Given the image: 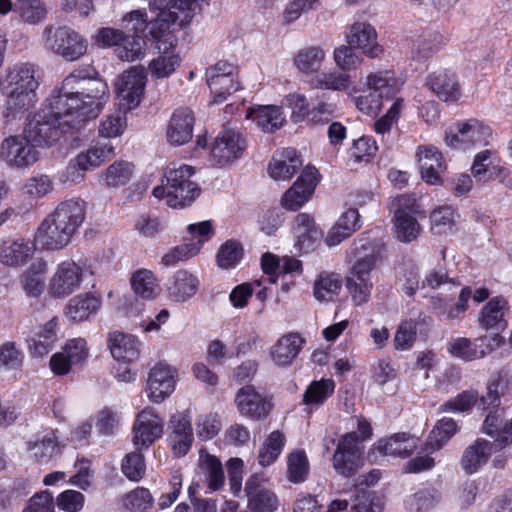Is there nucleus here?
<instances>
[{
  "instance_id": "obj_1",
  "label": "nucleus",
  "mask_w": 512,
  "mask_h": 512,
  "mask_svg": "<svg viewBox=\"0 0 512 512\" xmlns=\"http://www.w3.org/2000/svg\"><path fill=\"white\" fill-rule=\"evenodd\" d=\"M109 99L107 84L86 69L71 72L44 107L27 118L23 134L36 147H51L94 120Z\"/></svg>"
},
{
  "instance_id": "obj_2",
  "label": "nucleus",
  "mask_w": 512,
  "mask_h": 512,
  "mask_svg": "<svg viewBox=\"0 0 512 512\" xmlns=\"http://www.w3.org/2000/svg\"><path fill=\"white\" fill-rule=\"evenodd\" d=\"M86 202L71 198L60 202L40 223L34 241L43 250L59 251L69 245L85 220Z\"/></svg>"
},
{
  "instance_id": "obj_3",
  "label": "nucleus",
  "mask_w": 512,
  "mask_h": 512,
  "mask_svg": "<svg viewBox=\"0 0 512 512\" xmlns=\"http://www.w3.org/2000/svg\"><path fill=\"white\" fill-rule=\"evenodd\" d=\"M42 42L46 50L67 61L80 59L88 49L87 39L69 26H46L42 32Z\"/></svg>"
},
{
  "instance_id": "obj_4",
  "label": "nucleus",
  "mask_w": 512,
  "mask_h": 512,
  "mask_svg": "<svg viewBox=\"0 0 512 512\" xmlns=\"http://www.w3.org/2000/svg\"><path fill=\"white\" fill-rule=\"evenodd\" d=\"M194 168L186 164H170L165 172L167 182V205L183 208L190 205L199 195L198 185L190 180Z\"/></svg>"
},
{
  "instance_id": "obj_5",
  "label": "nucleus",
  "mask_w": 512,
  "mask_h": 512,
  "mask_svg": "<svg viewBox=\"0 0 512 512\" xmlns=\"http://www.w3.org/2000/svg\"><path fill=\"white\" fill-rule=\"evenodd\" d=\"M0 159L11 169L25 170L40 159V153L24 134L11 135L0 145Z\"/></svg>"
},
{
  "instance_id": "obj_6",
  "label": "nucleus",
  "mask_w": 512,
  "mask_h": 512,
  "mask_svg": "<svg viewBox=\"0 0 512 512\" xmlns=\"http://www.w3.org/2000/svg\"><path fill=\"white\" fill-rule=\"evenodd\" d=\"M395 219L396 237L401 242H411L421 231L416 215L419 207L416 199L408 195H400L392 200Z\"/></svg>"
},
{
  "instance_id": "obj_7",
  "label": "nucleus",
  "mask_w": 512,
  "mask_h": 512,
  "mask_svg": "<svg viewBox=\"0 0 512 512\" xmlns=\"http://www.w3.org/2000/svg\"><path fill=\"white\" fill-rule=\"evenodd\" d=\"M147 73L144 67L134 66L127 70L116 84L117 103L124 111L136 108L144 95Z\"/></svg>"
},
{
  "instance_id": "obj_8",
  "label": "nucleus",
  "mask_w": 512,
  "mask_h": 512,
  "mask_svg": "<svg viewBox=\"0 0 512 512\" xmlns=\"http://www.w3.org/2000/svg\"><path fill=\"white\" fill-rule=\"evenodd\" d=\"M147 73L144 67L134 66L127 70L116 84L117 103L124 111L136 108L144 95Z\"/></svg>"
},
{
  "instance_id": "obj_9",
  "label": "nucleus",
  "mask_w": 512,
  "mask_h": 512,
  "mask_svg": "<svg viewBox=\"0 0 512 512\" xmlns=\"http://www.w3.org/2000/svg\"><path fill=\"white\" fill-rule=\"evenodd\" d=\"M83 268L73 260L58 264L48 282V294L55 299H63L81 288Z\"/></svg>"
},
{
  "instance_id": "obj_10",
  "label": "nucleus",
  "mask_w": 512,
  "mask_h": 512,
  "mask_svg": "<svg viewBox=\"0 0 512 512\" xmlns=\"http://www.w3.org/2000/svg\"><path fill=\"white\" fill-rule=\"evenodd\" d=\"M247 149L246 138L235 129H224L215 138L211 161L218 166L231 165L242 158Z\"/></svg>"
},
{
  "instance_id": "obj_11",
  "label": "nucleus",
  "mask_w": 512,
  "mask_h": 512,
  "mask_svg": "<svg viewBox=\"0 0 512 512\" xmlns=\"http://www.w3.org/2000/svg\"><path fill=\"white\" fill-rule=\"evenodd\" d=\"M361 455L356 432H348L339 439L332 459L333 468L338 474L351 477L361 467Z\"/></svg>"
},
{
  "instance_id": "obj_12",
  "label": "nucleus",
  "mask_w": 512,
  "mask_h": 512,
  "mask_svg": "<svg viewBox=\"0 0 512 512\" xmlns=\"http://www.w3.org/2000/svg\"><path fill=\"white\" fill-rule=\"evenodd\" d=\"M163 434V419L151 407L137 414L133 426V444L137 450L149 448Z\"/></svg>"
},
{
  "instance_id": "obj_13",
  "label": "nucleus",
  "mask_w": 512,
  "mask_h": 512,
  "mask_svg": "<svg viewBox=\"0 0 512 512\" xmlns=\"http://www.w3.org/2000/svg\"><path fill=\"white\" fill-rule=\"evenodd\" d=\"M177 369L165 362L151 368L147 380V396L154 403H161L175 390Z\"/></svg>"
},
{
  "instance_id": "obj_14",
  "label": "nucleus",
  "mask_w": 512,
  "mask_h": 512,
  "mask_svg": "<svg viewBox=\"0 0 512 512\" xmlns=\"http://www.w3.org/2000/svg\"><path fill=\"white\" fill-rule=\"evenodd\" d=\"M318 171L307 166L294 184L284 193L281 203L286 209H300L312 196L318 183Z\"/></svg>"
},
{
  "instance_id": "obj_15",
  "label": "nucleus",
  "mask_w": 512,
  "mask_h": 512,
  "mask_svg": "<svg viewBox=\"0 0 512 512\" xmlns=\"http://www.w3.org/2000/svg\"><path fill=\"white\" fill-rule=\"evenodd\" d=\"M151 11H158L157 16L150 22V34L154 39H160L169 31L172 24H178L180 27L187 23H182L183 13L175 5L179 0H147Z\"/></svg>"
},
{
  "instance_id": "obj_16",
  "label": "nucleus",
  "mask_w": 512,
  "mask_h": 512,
  "mask_svg": "<svg viewBox=\"0 0 512 512\" xmlns=\"http://www.w3.org/2000/svg\"><path fill=\"white\" fill-rule=\"evenodd\" d=\"M377 31L369 23L356 22L346 33V40L349 45L371 58H377L383 53V47L377 41Z\"/></svg>"
},
{
  "instance_id": "obj_17",
  "label": "nucleus",
  "mask_w": 512,
  "mask_h": 512,
  "mask_svg": "<svg viewBox=\"0 0 512 512\" xmlns=\"http://www.w3.org/2000/svg\"><path fill=\"white\" fill-rule=\"evenodd\" d=\"M35 241L26 238L3 240L0 243V263L11 268L22 267L33 257Z\"/></svg>"
},
{
  "instance_id": "obj_18",
  "label": "nucleus",
  "mask_w": 512,
  "mask_h": 512,
  "mask_svg": "<svg viewBox=\"0 0 512 512\" xmlns=\"http://www.w3.org/2000/svg\"><path fill=\"white\" fill-rule=\"evenodd\" d=\"M168 441L176 457L185 456L190 450L194 436L190 417L185 413H176L169 421Z\"/></svg>"
},
{
  "instance_id": "obj_19",
  "label": "nucleus",
  "mask_w": 512,
  "mask_h": 512,
  "mask_svg": "<svg viewBox=\"0 0 512 512\" xmlns=\"http://www.w3.org/2000/svg\"><path fill=\"white\" fill-rule=\"evenodd\" d=\"M489 134V128L480 124L477 120L471 119L467 122L458 123L456 131L446 134L447 146L456 149H467L484 141Z\"/></svg>"
},
{
  "instance_id": "obj_20",
  "label": "nucleus",
  "mask_w": 512,
  "mask_h": 512,
  "mask_svg": "<svg viewBox=\"0 0 512 512\" xmlns=\"http://www.w3.org/2000/svg\"><path fill=\"white\" fill-rule=\"evenodd\" d=\"M245 493L251 512H275L278 508L277 496L264 486L263 479L258 475L248 478Z\"/></svg>"
},
{
  "instance_id": "obj_21",
  "label": "nucleus",
  "mask_w": 512,
  "mask_h": 512,
  "mask_svg": "<svg viewBox=\"0 0 512 512\" xmlns=\"http://www.w3.org/2000/svg\"><path fill=\"white\" fill-rule=\"evenodd\" d=\"M156 40L161 42L158 49L162 52L151 60L148 69L152 77L157 79L168 78L180 66L181 58L174 50H170L175 46L173 36L165 34Z\"/></svg>"
},
{
  "instance_id": "obj_22",
  "label": "nucleus",
  "mask_w": 512,
  "mask_h": 512,
  "mask_svg": "<svg viewBox=\"0 0 512 512\" xmlns=\"http://www.w3.org/2000/svg\"><path fill=\"white\" fill-rule=\"evenodd\" d=\"M306 340L297 332H289L281 336L270 348V357L279 367H288L298 357Z\"/></svg>"
},
{
  "instance_id": "obj_23",
  "label": "nucleus",
  "mask_w": 512,
  "mask_h": 512,
  "mask_svg": "<svg viewBox=\"0 0 512 512\" xmlns=\"http://www.w3.org/2000/svg\"><path fill=\"white\" fill-rule=\"evenodd\" d=\"M416 156L420 165L422 179L431 185L440 184L441 176L447 168L441 152L434 146H420Z\"/></svg>"
},
{
  "instance_id": "obj_24",
  "label": "nucleus",
  "mask_w": 512,
  "mask_h": 512,
  "mask_svg": "<svg viewBox=\"0 0 512 512\" xmlns=\"http://www.w3.org/2000/svg\"><path fill=\"white\" fill-rule=\"evenodd\" d=\"M235 402L241 415L254 420L265 418L271 409L270 403L250 385L237 392Z\"/></svg>"
},
{
  "instance_id": "obj_25",
  "label": "nucleus",
  "mask_w": 512,
  "mask_h": 512,
  "mask_svg": "<svg viewBox=\"0 0 512 512\" xmlns=\"http://www.w3.org/2000/svg\"><path fill=\"white\" fill-rule=\"evenodd\" d=\"M194 115L189 108L174 111L166 129L169 144L181 146L189 142L193 135Z\"/></svg>"
},
{
  "instance_id": "obj_26",
  "label": "nucleus",
  "mask_w": 512,
  "mask_h": 512,
  "mask_svg": "<svg viewBox=\"0 0 512 512\" xmlns=\"http://www.w3.org/2000/svg\"><path fill=\"white\" fill-rule=\"evenodd\" d=\"M25 445L29 459L38 464H48L62 450V445L54 431L34 440H28Z\"/></svg>"
},
{
  "instance_id": "obj_27",
  "label": "nucleus",
  "mask_w": 512,
  "mask_h": 512,
  "mask_svg": "<svg viewBox=\"0 0 512 512\" xmlns=\"http://www.w3.org/2000/svg\"><path fill=\"white\" fill-rule=\"evenodd\" d=\"M426 85L445 102H455L461 96L460 85L456 75L447 70H440L429 75Z\"/></svg>"
},
{
  "instance_id": "obj_28",
  "label": "nucleus",
  "mask_w": 512,
  "mask_h": 512,
  "mask_svg": "<svg viewBox=\"0 0 512 512\" xmlns=\"http://www.w3.org/2000/svg\"><path fill=\"white\" fill-rule=\"evenodd\" d=\"M108 346L111 355L118 362L131 363L139 358L141 343L133 335L112 332L109 335Z\"/></svg>"
},
{
  "instance_id": "obj_29",
  "label": "nucleus",
  "mask_w": 512,
  "mask_h": 512,
  "mask_svg": "<svg viewBox=\"0 0 512 512\" xmlns=\"http://www.w3.org/2000/svg\"><path fill=\"white\" fill-rule=\"evenodd\" d=\"M59 331V319L54 316L27 340L30 352L37 357L47 355L59 340Z\"/></svg>"
},
{
  "instance_id": "obj_30",
  "label": "nucleus",
  "mask_w": 512,
  "mask_h": 512,
  "mask_svg": "<svg viewBox=\"0 0 512 512\" xmlns=\"http://www.w3.org/2000/svg\"><path fill=\"white\" fill-rule=\"evenodd\" d=\"M38 86L39 82L34 66L28 63H19L8 69L3 90L36 92Z\"/></svg>"
},
{
  "instance_id": "obj_31",
  "label": "nucleus",
  "mask_w": 512,
  "mask_h": 512,
  "mask_svg": "<svg viewBox=\"0 0 512 512\" xmlns=\"http://www.w3.org/2000/svg\"><path fill=\"white\" fill-rule=\"evenodd\" d=\"M492 455V443L483 438L476 439L462 454L460 465L466 474L476 473Z\"/></svg>"
},
{
  "instance_id": "obj_32",
  "label": "nucleus",
  "mask_w": 512,
  "mask_h": 512,
  "mask_svg": "<svg viewBox=\"0 0 512 512\" xmlns=\"http://www.w3.org/2000/svg\"><path fill=\"white\" fill-rule=\"evenodd\" d=\"M302 166V159L293 148H286L274 156L269 163L268 171L274 180H289Z\"/></svg>"
},
{
  "instance_id": "obj_33",
  "label": "nucleus",
  "mask_w": 512,
  "mask_h": 512,
  "mask_svg": "<svg viewBox=\"0 0 512 512\" xmlns=\"http://www.w3.org/2000/svg\"><path fill=\"white\" fill-rule=\"evenodd\" d=\"M365 87L373 90L381 99L394 97L401 89L403 81L390 70L371 72L366 76Z\"/></svg>"
},
{
  "instance_id": "obj_34",
  "label": "nucleus",
  "mask_w": 512,
  "mask_h": 512,
  "mask_svg": "<svg viewBox=\"0 0 512 512\" xmlns=\"http://www.w3.org/2000/svg\"><path fill=\"white\" fill-rule=\"evenodd\" d=\"M418 439L407 433H396L388 438L380 439L375 449L382 455L408 457L417 448Z\"/></svg>"
},
{
  "instance_id": "obj_35",
  "label": "nucleus",
  "mask_w": 512,
  "mask_h": 512,
  "mask_svg": "<svg viewBox=\"0 0 512 512\" xmlns=\"http://www.w3.org/2000/svg\"><path fill=\"white\" fill-rule=\"evenodd\" d=\"M335 390V382L330 378H322L312 381L302 396V403L307 413L319 409L332 396Z\"/></svg>"
},
{
  "instance_id": "obj_36",
  "label": "nucleus",
  "mask_w": 512,
  "mask_h": 512,
  "mask_svg": "<svg viewBox=\"0 0 512 512\" xmlns=\"http://www.w3.org/2000/svg\"><path fill=\"white\" fill-rule=\"evenodd\" d=\"M100 305V298L88 292L72 297L65 306L64 314L73 322H81L95 313Z\"/></svg>"
},
{
  "instance_id": "obj_37",
  "label": "nucleus",
  "mask_w": 512,
  "mask_h": 512,
  "mask_svg": "<svg viewBox=\"0 0 512 512\" xmlns=\"http://www.w3.org/2000/svg\"><path fill=\"white\" fill-rule=\"evenodd\" d=\"M507 302L500 297H494L482 308L479 325L485 330L503 331L507 327L504 318Z\"/></svg>"
},
{
  "instance_id": "obj_38",
  "label": "nucleus",
  "mask_w": 512,
  "mask_h": 512,
  "mask_svg": "<svg viewBox=\"0 0 512 512\" xmlns=\"http://www.w3.org/2000/svg\"><path fill=\"white\" fill-rule=\"evenodd\" d=\"M7 96L3 117L7 121L15 120L26 113L38 101L37 93L34 91L4 90Z\"/></svg>"
},
{
  "instance_id": "obj_39",
  "label": "nucleus",
  "mask_w": 512,
  "mask_h": 512,
  "mask_svg": "<svg viewBox=\"0 0 512 512\" xmlns=\"http://www.w3.org/2000/svg\"><path fill=\"white\" fill-rule=\"evenodd\" d=\"M325 59L324 48L311 45L301 48L294 56L293 63L301 73L312 77L320 71Z\"/></svg>"
},
{
  "instance_id": "obj_40",
  "label": "nucleus",
  "mask_w": 512,
  "mask_h": 512,
  "mask_svg": "<svg viewBox=\"0 0 512 512\" xmlns=\"http://www.w3.org/2000/svg\"><path fill=\"white\" fill-rule=\"evenodd\" d=\"M48 264L44 259L35 260L20 277L21 286L29 297L38 298L44 291V277Z\"/></svg>"
},
{
  "instance_id": "obj_41",
  "label": "nucleus",
  "mask_w": 512,
  "mask_h": 512,
  "mask_svg": "<svg viewBox=\"0 0 512 512\" xmlns=\"http://www.w3.org/2000/svg\"><path fill=\"white\" fill-rule=\"evenodd\" d=\"M198 286L199 280L194 274L187 270H178L168 286V293L174 301L184 302L196 294Z\"/></svg>"
},
{
  "instance_id": "obj_42",
  "label": "nucleus",
  "mask_w": 512,
  "mask_h": 512,
  "mask_svg": "<svg viewBox=\"0 0 512 512\" xmlns=\"http://www.w3.org/2000/svg\"><path fill=\"white\" fill-rule=\"evenodd\" d=\"M247 118L252 119L262 131L269 133L281 128L285 121L281 108L275 105L250 108Z\"/></svg>"
},
{
  "instance_id": "obj_43",
  "label": "nucleus",
  "mask_w": 512,
  "mask_h": 512,
  "mask_svg": "<svg viewBox=\"0 0 512 512\" xmlns=\"http://www.w3.org/2000/svg\"><path fill=\"white\" fill-rule=\"evenodd\" d=\"M308 83L313 89L349 92L352 81L348 73L341 70H330L319 71L310 77Z\"/></svg>"
},
{
  "instance_id": "obj_44",
  "label": "nucleus",
  "mask_w": 512,
  "mask_h": 512,
  "mask_svg": "<svg viewBox=\"0 0 512 512\" xmlns=\"http://www.w3.org/2000/svg\"><path fill=\"white\" fill-rule=\"evenodd\" d=\"M114 155V146L108 139L94 141L85 151H81L77 154L81 160V164L85 166L88 171L98 168Z\"/></svg>"
},
{
  "instance_id": "obj_45",
  "label": "nucleus",
  "mask_w": 512,
  "mask_h": 512,
  "mask_svg": "<svg viewBox=\"0 0 512 512\" xmlns=\"http://www.w3.org/2000/svg\"><path fill=\"white\" fill-rule=\"evenodd\" d=\"M14 12L28 25H38L48 16V8L43 0H15Z\"/></svg>"
},
{
  "instance_id": "obj_46",
  "label": "nucleus",
  "mask_w": 512,
  "mask_h": 512,
  "mask_svg": "<svg viewBox=\"0 0 512 512\" xmlns=\"http://www.w3.org/2000/svg\"><path fill=\"white\" fill-rule=\"evenodd\" d=\"M445 38L438 31H425L413 43L412 54L418 60L431 57L444 45Z\"/></svg>"
},
{
  "instance_id": "obj_47",
  "label": "nucleus",
  "mask_w": 512,
  "mask_h": 512,
  "mask_svg": "<svg viewBox=\"0 0 512 512\" xmlns=\"http://www.w3.org/2000/svg\"><path fill=\"white\" fill-rule=\"evenodd\" d=\"M199 468L205 474L208 488L216 491L224 485L225 476L220 460L208 453H200Z\"/></svg>"
},
{
  "instance_id": "obj_48",
  "label": "nucleus",
  "mask_w": 512,
  "mask_h": 512,
  "mask_svg": "<svg viewBox=\"0 0 512 512\" xmlns=\"http://www.w3.org/2000/svg\"><path fill=\"white\" fill-rule=\"evenodd\" d=\"M458 425L452 418L440 419L430 433L427 446L428 450L437 451L441 449L458 431Z\"/></svg>"
},
{
  "instance_id": "obj_49",
  "label": "nucleus",
  "mask_w": 512,
  "mask_h": 512,
  "mask_svg": "<svg viewBox=\"0 0 512 512\" xmlns=\"http://www.w3.org/2000/svg\"><path fill=\"white\" fill-rule=\"evenodd\" d=\"M131 285L135 294L143 299H152L159 292L154 274L147 269L136 271L131 278Z\"/></svg>"
},
{
  "instance_id": "obj_50",
  "label": "nucleus",
  "mask_w": 512,
  "mask_h": 512,
  "mask_svg": "<svg viewBox=\"0 0 512 512\" xmlns=\"http://www.w3.org/2000/svg\"><path fill=\"white\" fill-rule=\"evenodd\" d=\"M208 87L213 95L214 104L222 103L227 96L240 89L237 70L234 73L221 76L215 80L207 82Z\"/></svg>"
},
{
  "instance_id": "obj_51",
  "label": "nucleus",
  "mask_w": 512,
  "mask_h": 512,
  "mask_svg": "<svg viewBox=\"0 0 512 512\" xmlns=\"http://www.w3.org/2000/svg\"><path fill=\"white\" fill-rule=\"evenodd\" d=\"M284 444L285 436L283 433L278 430L271 432L259 451V464L266 467L274 463L281 454Z\"/></svg>"
},
{
  "instance_id": "obj_52",
  "label": "nucleus",
  "mask_w": 512,
  "mask_h": 512,
  "mask_svg": "<svg viewBox=\"0 0 512 512\" xmlns=\"http://www.w3.org/2000/svg\"><path fill=\"white\" fill-rule=\"evenodd\" d=\"M133 174V164L120 160L111 164L103 173L102 179L107 187H120L128 183Z\"/></svg>"
},
{
  "instance_id": "obj_53",
  "label": "nucleus",
  "mask_w": 512,
  "mask_h": 512,
  "mask_svg": "<svg viewBox=\"0 0 512 512\" xmlns=\"http://www.w3.org/2000/svg\"><path fill=\"white\" fill-rule=\"evenodd\" d=\"M146 42L142 36H124V40L115 48L116 56L122 61L133 62L145 55Z\"/></svg>"
},
{
  "instance_id": "obj_54",
  "label": "nucleus",
  "mask_w": 512,
  "mask_h": 512,
  "mask_svg": "<svg viewBox=\"0 0 512 512\" xmlns=\"http://www.w3.org/2000/svg\"><path fill=\"white\" fill-rule=\"evenodd\" d=\"M440 495L435 489H421L408 497L406 505L410 511L426 512L439 501Z\"/></svg>"
},
{
  "instance_id": "obj_55",
  "label": "nucleus",
  "mask_w": 512,
  "mask_h": 512,
  "mask_svg": "<svg viewBox=\"0 0 512 512\" xmlns=\"http://www.w3.org/2000/svg\"><path fill=\"white\" fill-rule=\"evenodd\" d=\"M351 45H340L333 51V59L339 70L347 73L359 67L363 58L355 53Z\"/></svg>"
},
{
  "instance_id": "obj_56",
  "label": "nucleus",
  "mask_w": 512,
  "mask_h": 512,
  "mask_svg": "<svg viewBox=\"0 0 512 512\" xmlns=\"http://www.w3.org/2000/svg\"><path fill=\"white\" fill-rule=\"evenodd\" d=\"M126 112L119 107V110L102 119L99 125L100 136L107 139L121 135L126 127Z\"/></svg>"
},
{
  "instance_id": "obj_57",
  "label": "nucleus",
  "mask_w": 512,
  "mask_h": 512,
  "mask_svg": "<svg viewBox=\"0 0 512 512\" xmlns=\"http://www.w3.org/2000/svg\"><path fill=\"white\" fill-rule=\"evenodd\" d=\"M242 257V245L236 240H227L217 253V263L223 269H230L236 266Z\"/></svg>"
},
{
  "instance_id": "obj_58",
  "label": "nucleus",
  "mask_w": 512,
  "mask_h": 512,
  "mask_svg": "<svg viewBox=\"0 0 512 512\" xmlns=\"http://www.w3.org/2000/svg\"><path fill=\"white\" fill-rule=\"evenodd\" d=\"M341 288L340 280L334 275H320L314 283V296L318 301H330Z\"/></svg>"
},
{
  "instance_id": "obj_59",
  "label": "nucleus",
  "mask_w": 512,
  "mask_h": 512,
  "mask_svg": "<svg viewBox=\"0 0 512 512\" xmlns=\"http://www.w3.org/2000/svg\"><path fill=\"white\" fill-rule=\"evenodd\" d=\"M288 479L294 483L303 482L308 474L309 464L304 451H294L289 454Z\"/></svg>"
},
{
  "instance_id": "obj_60",
  "label": "nucleus",
  "mask_w": 512,
  "mask_h": 512,
  "mask_svg": "<svg viewBox=\"0 0 512 512\" xmlns=\"http://www.w3.org/2000/svg\"><path fill=\"white\" fill-rule=\"evenodd\" d=\"M123 474L131 481H140L146 470L144 457L139 452H132L127 454L121 465Z\"/></svg>"
},
{
  "instance_id": "obj_61",
  "label": "nucleus",
  "mask_w": 512,
  "mask_h": 512,
  "mask_svg": "<svg viewBox=\"0 0 512 512\" xmlns=\"http://www.w3.org/2000/svg\"><path fill=\"white\" fill-rule=\"evenodd\" d=\"M431 231L443 234L451 230L454 224V212L450 206H440L430 214Z\"/></svg>"
},
{
  "instance_id": "obj_62",
  "label": "nucleus",
  "mask_w": 512,
  "mask_h": 512,
  "mask_svg": "<svg viewBox=\"0 0 512 512\" xmlns=\"http://www.w3.org/2000/svg\"><path fill=\"white\" fill-rule=\"evenodd\" d=\"M352 92H356V89H350L348 96L352 98L356 108L361 112L371 115L376 114L382 107V100L377 93L373 90H367L366 94L359 96H353Z\"/></svg>"
},
{
  "instance_id": "obj_63",
  "label": "nucleus",
  "mask_w": 512,
  "mask_h": 512,
  "mask_svg": "<svg viewBox=\"0 0 512 512\" xmlns=\"http://www.w3.org/2000/svg\"><path fill=\"white\" fill-rule=\"evenodd\" d=\"M23 188L29 197L39 199L52 191L53 183L49 176L40 174L28 178Z\"/></svg>"
},
{
  "instance_id": "obj_64",
  "label": "nucleus",
  "mask_w": 512,
  "mask_h": 512,
  "mask_svg": "<svg viewBox=\"0 0 512 512\" xmlns=\"http://www.w3.org/2000/svg\"><path fill=\"white\" fill-rule=\"evenodd\" d=\"M84 503V495L76 490H65L56 498L57 507L63 512H80Z\"/></svg>"
}]
</instances>
